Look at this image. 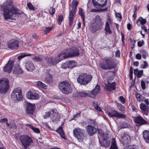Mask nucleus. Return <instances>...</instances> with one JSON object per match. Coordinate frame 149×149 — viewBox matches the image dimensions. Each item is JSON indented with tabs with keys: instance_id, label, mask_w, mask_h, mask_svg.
<instances>
[{
	"instance_id": "nucleus-1",
	"label": "nucleus",
	"mask_w": 149,
	"mask_h": 149,
	"mask_svg": "<svg viewBox=\"0 0 149 149\" xmlns=\"http://www.w3.org/2000/svg\"><path fill=\"white\" fill-rule=\"evenodd\" d=\"M11 0H7L1 5V10L3 11V14L5 19H13V17L19 14V10L14 6Z\"/></svg>"
},
{
	"instance_id": "nucleus-2",
	"label": "nucleus",
	"mask_w": 149,
	"mask_h": 149,
	"mask_svg": "<svg viewBox=\"0 0 149 149\" xmlns=\"http://www.w3.org/2000/svg\"><path fill=\"white\" fill-rule=\"evenodd\" d=\"M104 62L99 63L100 67L103 70H111L115 69L118 63L116 60L112 57L106 56L103 59Z\"/></svg>"
},
{
	"instance_id": "nucleus-3",
	"label": "nucleus",
	"mask_w": 149,
	"mask_h": 149,
	"mask_svg": "<svg viewBox=\"0 0 149 149\" xmlns=\"http://www.w3.org/2000/svg\"><path fill=\"white\" fill-rule=\"evenodd\" d=\"M79 50L76 47H72L71 48L64 49L58 55V57L64 55L63 57L64 59H67L70 57H77L80 55Z\"/></svg>"
},
{
	"instance_id": "nucleus-4",
	"label": "nucleus",
	"mask_w": 149,
	"mask_h": 149,
	"mask_svg": "<svg viewBox=\"0 0 149 149\" xmlns=\"http://www.w3.org/2000/svg\"><path fill=\"white\" fill-rule=\"evenodd\" d=\"M104 23L102 19L99 15L95 16L93 19V22L90 26L92 33L96 32L99 30L102 29Z\"/></svg>"
},
{
	"instance_id": "nucleus-5",
	"label": "nucleus",
	"mask_w": 149,
	"mask_h": 149,
	"mask_svg": "<svg viewBox=\"0 0 149 149\" xmlns=\"http://www.w3.org/2000/svg\"><path fill=\"white\" fill-rule=\"evenodd\" d=\"M92 78V76L91 74L84 73L79 76L77 81L81 85H86L90 82Z\"/></svg>"
},
{
	"instance_id": "nucleus-6",
	"label": "nucleus",
	"mask_w": 149,
	"mask_h": 149,
	"mask_svg": "<svg viewBox=\"0 0 149 149\" xmlns=\"http://www.w3.org/2000/svg\"><path fill=\"white\" fill-rule=\"evenodd\" d=\"M58 87L60 91L65 94H68L72 91L70 84L66 81L60 82L58 84Z\"/></svg>"
},
{
	"instance_id": "nucleus-7",
	"label": "nucleus",
	"mask_w": 149,
	"mask_h": 149,
	"mask_svg": "<svg viewBox=\"0 0 149 149\" xmlns=\"http://www.w3.org/2000/svg\"><path fill=\"white\" fill-rule=\"evenodd\" d=\"M74 136L76 138L79 142H82L86 138L85 131L79 128H75L73 131Z\"/></svg>"
},
{
	"instance_id": "nucleus-8",
	"label": "nucleus",
	"mask_w": 149,
	"mask_h": 149,
	"mask_svg": "<svg viewBox=\"0 0 149 149\" xmlns=\"http://www.w3.org/2000/svg\"><path fill=\"white\" fill-rule=\"evenodd\" d=\"M19 139L25 149H27V147L29 146L31 144L33 143V140L28 135H21L19 137Z\"/></svg>"
},
{
	"instance_id": "nucleus-9",
	"label": "nucleus",
	"mask_w": 149,
	"mask_h": 149,
	"mask_svg": "<svg viewBox=\"0 0 149 149\" xmlns=\"http://www.w3.org/2000/svg\"><path fill=\"white\" fill-rule=\"evenodd\" d=\"M9 81L6 78H2L0 80V93H5L9 89Z\"/></svg>"
},
{
	"instance_id": "nucleus-10",
	"label": "nucleus",
	"mask_w": 149,
	"mask_h": 149,
	"mask_svg": "<svg viewBox=\"0 0 149 149\" xmlns=\"http://www.w3.org/2000/svg\"><path fill=\"white\" fill-rule=\"evenodd\" d=\"M11 98L16 101L21 100L22 99L23 96L21 90L20 88H15L11 94Z\"/></svg>"
},
{
	"instance_id": "nucleus-11",
	"label": "nucleus",
	"mask_w": 149,
	"mask_h": 149,
	"mask_svg": "<svg viewBox=\"0 0 149 149\" xmlns=\"http://www.w3.org/2000/svg\"><path fill=\"white\" fill-rule=\"evenodd\" d=\"M95 121L91 120L90 121V125H88L86 127V129L88 134L90 136H92L97 132V129L94 126L95 125Z\"/></svg>"
},
{
	"instance_id": "nucleus-12",
	"label": "nucleus",
	"mask_w": 149,
	"mask_h": 149,
	"mask_svg": "<svg viewBox=\"0 0 149 149\" xmlns=\"http://www.w3.org/2000/svg\"><path fill=\"white\" fill-rule=\"evenodd\" d=\"M51 112L52 114L51 119L53 122H56L60 120L61 116L56 108L52 110Z\"/></svg>"
},
{
	"instance_id": "nucleus-13",
	"label": "nucleus",
	"mask_w": 149,
	"mask_h": 149,
	"mask_svg": "<svg viewBox=\"0 0 149 149\" xmlns=\"http://www.w3.org/2000/svg\"><path fill=\"white\" fill-rule=\"evenodd\" d=\"M107 0H92L94 6L96 8L105 7L107 4Z\"/></svg>"
},
{
	"instance_id": "nucleus-14",
	"label": "nucleus",
	"mask_w": 149,
	"mask_h": 149,
	"mask_svg": "<svg viewBox=\"0 0 149 149\" xmlns=\"http://www.w3.org/2000/svg\"><path fill=\"white\" fill-rule=\"evenodd\" d=\"M14 64L13 61H9L3 68L4 71L10 73L12 71Z\"/></svg>"
},
{
	"instance_id": "nucleus-15",
	"label": "nucleus",
	"mask_w": 149,
	"mask_h": 149,
	"mask_svg": "<svg viewBox=\"0 0 149 149\" xmlns=\"http://www.w3.org/2000/svg\"><path fill=\"white\" fill-rule=\"evenodd\" d=\"M36 107L34 104L28 102L27 103L26 111V113L31 115H33Z\"/></svg>"
},
{
	"instance_id": "nucleus-16",
	"label": "nucleus",
	"mask_w": 149,
	"mask_h": 149,
	"mask_svg": "<svg viewBox=\"0 0 149 149\" xmlns=\"http://www.w3.org/2000/svg\"><path fill=\"white\" fill-rule=\"evenodd\" d=\"M108 115L111 117H116L118 118L124 119L126 117V116L125 114L119 113L115 110H112L111 111L109 112Z\"/></svg>"
},
{
	"instance_id": "nucleus-17",
	"label": "nucleus",
	"mask_w": 149,
	"mask_h": 149,
	"mask_svg": "<svg viewBox=\"0 0 149 149\" xmlns=\"http://www.w3.org/2000/svg\"><path fill=\"white\" fill-rule=\"evenodd\" d=\"M8 45L11 49H17L19 47V42L16 40H11L8 42Z\"/></svg>"
},
{
	"instance_id": "nucleus-18",
	"label": "nucleus",
	"mask_w": 149,
	"mask_h": 149,
	"mask_svg": "<svg viewBox=\"0 0 149 149\" xmlns=\"http://www.w3.org/2000/svg\"><path fill=\"white\" fill-rule=\"evenodd\" d=\"M134 122L136 124L140 125H142L146 124L148 122L146 120L143 118L141 116H137L134 118Z\"/></svg>"
},
{
	"instance_id": "nucleus-19",
	"label": "nucleus",
	"mask_w": 149,
	"mask_h": 149,
	"mask_svg": "<svg viewBox=\"0 0 149 149\" xmlns=\"http://www.w3.org/2000/svg\"><path fill=\"white\" fill-rule=\"evenodd\" d=\"M76 9L72 8L70 11L69 17V25L71 26L73 24V21L74 16L76 15Z\"/></svg>"
},
{
	"instance_id": "nucleus-20",
	"label": "nucleus",
	"mask_w": 149,
	"mask_h": 149,
	"mask_svg": "<svg viewBox=\"0 0 149 149\" xmlns=\"http://www.w3.org/2000/svg\"><path fill=\"white\" fill-rule=\"evenodd\" d=\"M105 88L107 91L111 92L116 90V84L115 82L111 83L109 81H108L107 84H105Z\"/></svg>"
},
{
	"instance_id": "nucleus-21",
	"label": "nucleus",
	"mask_w": 149,
	"mask_h": 149,
	"mask_svg": "<svg viewBox=\"0 0 149 149\" xmlns=\"http://www.w3.org/2000/svg\"><path fill=\"white\" fill-rule=\"evenodd\" d=\"M100 86L99 85H97L94 89L92 90L90 93V97L94 98L96 95L100 91Z\"/></svg>"
},
{
	"instance_id": "nucleus-22",
	"label": "nucleus",
	"mask_w": 149,
	"mask_h": 149,
	"mask_svg": "<svg viewBox=\"0 0 149 149\" xmlns=\"http://www.w3.org/2000/svg\"><path fill=\"white\" fill-rule=\"evenodd\" d=\"M27 97L29 99L37 100L39 98V95L37 93H32L31 91L28 92L26 94Z\"/></svg>"
},
{
	"instance_id": "nucleus-23",
	"label": "nucleus",
	"mask_w": 149,
	"mask_h": 149,
	"mask_svg": "<svg viewBox=\"0 0 149 149\" xmlns=\"http://www.w3.org/2000/svg\"><path fill=\"white\" fill-rule=\"evenodd\" d=\"M122 142L124 145L128 144L130 142V138L129 135L124 133V136L121 138Z\"/></svg>"
},
{
	"instance_id": "nucleus-24",
	"label": "nucleus",
	"mask_w": 149,
	"mask_h": 149,
	"mask_svg": "<svg viewBox=\"0 0 149 149\" xmlns=\"http://www.w3.org/2000/svg\"><path fill=\"white\" fill-rule=\"evenodd\" d=\"M26 69L29 71H32L35 69V67L33 63L31 61H27L25 64Z\"/></svg>"
},
{
	"instance_id": "nucleus-25",
	"label": "nucleus",
	"mask_w": 149,
	"mask_h": 149,
	"mask_svg": "<svg viewBox=\"0 0 149 149\" xmlns=\"http://www.w3.org/2000/svg\"><path fill=\"white\" fill-rule=\"evenodd\" d=\"M56 132L59 134L61 137L62 139L66 140L67 138L65 136V132L63 130L62 127L60 126L56 130Z\"/></svg>"
},
{
	"instance_id": "nucleus-26",
	"label": "nucleus",
	"mask_w": 149,
	"mask_h": 149,
	"mask_svg": "<svg viewBox=\"0 0 149 149\" xmlns=\"http://www.w3.org/2000/svg\"><path fill=\"white\" fill-rule=\"evenodd\" d=\"M46 76L44 79V81L48 84L51 83L53 81V77L50 73L47 72L46 74Z\"/></svg>"
},
{
	"instance_id": "nucleus-27",
	"label": "nucleus",
	"mask_w": 149,
	"mask_h": 149,
	"mask_svg": "<svg viewBox=\"0 0 149 149\" xmlns=\"http://www.w3.org/2000/svg\"><path fill=\"white\" fill-rule=\"evenodd\" d=\"M140 107L142 111V113L145 115H148L149 112V110L147 109L146 106L144 103H141L140 105Z\"/></svg>"
},
{
	"instance_id": "nucleus-28",
	"label": "nucleus",
	"mask_w": 149,
	"mask_h": 149,
	"mask_svg": "<svg viewBox=\"0 0 149 149\" xmlns=\"http://www.w3.org/2000/svg\"><path fill=\"white\" fill-rule=\"evenodd\" d=\"M104 30L105 31V34H110L112 33V31L111 29L109 24L108 22L107 21L106 23Z\"/></svg>"
},
{
	"instance_id": "nucleus-29",
	"label": "nucleus",
	"mask_w": 149,
	"mask_h": 149,
	"mask_svg": "<svg viewBox=\"0 0 149 149\" xmlns=\"http://www.w3.org/2000/svg\"><path fill=\"white\" fill-rule=\"evenodd\" d=\"M143 138L145 141L149 143V131L145 130L143 133Z\"/></svg>"
},
{
	"instance_id": "nucleus-30",
	"label": "nucleus",
	"mask_w": 149,
	"mask_h": 149,
	"mask_svg": "<svg viewBox=\"0 0 149 149\" xmlns=\"http://www.w3.org/2000/svg\"><path fill=\"white\" fill-rule=\"evenodd\" d=\"M55 24H52L51 26L46 27L44 30V34H47L55 27Z\"/></svg>"
},
{
	"instance_id": "nucleus-31",
	"label": "nucleus",
	"mask_w": 149,
	"mask_h": 149,
	"mask_svg": "<svg viewBox=\"0 0 149 149\" xmlns=\"http://www.w3.org/2000/svg\"><path fill=\"white\" fill-rule=\"evenodd\" d=\"M77 96L79 97H83L87 96L90 97L89 93H88L87 91H84L78 92L77 93Z\"/></svg>"
},
{
	"instance_id": "nucleus-32",
	"label": "nucleus",
	"mask_w": 149,
	"mask_h": 149,
	"mask_svg": "<svg viewBox=\"0 0 149 149\" xmlns=\"http://www.w3.org/2000/svg\"><path fill=\"white\" fill-rule=\"evenodd\" d=\"M146 19H144L142 17H140L137 20L136 23L138 25H140L141 24L144 25L146 24Z\"/></svg>"
},
{
	"instance_id": "nucleus-33",
	"label": "nucleus",
	"mask_w": 149,
	"mask_h": 149,
	"mask_svg": "<svg viewBox=\"0 0 149 149\" xmlns=\"http://www.w3.org/2000/svg\"><path fill=\"white\" fill-rule=\"evenodd\" d=\"M68 62V68H72L77 65V63L74 61H70Z\"/></svg>"
},
{
	"instance_id": "nucleus-34",
	"label": "nucleus",
	"mask_w": 149,
	"mask_h": 149,
	"mask_svg": "<svg viewBox=\"0 0 149 149\" xmlns=\"http://www.w3.org/2000/svg\"><path fill=\"white\" fill-rule=\"evenodd\" d=\"M23 71L19 66H18L17 68H15L13 70L14 73L17 74H23Z\"/></svg>"
},
{
	"instance_id": "nucleus-35",
	"label": "nucleus",
	"mask_w": 149,
	"mask_h": 149,
	"mask_svg": "<svg viewBox=\"0 0 149 149\" xmlns=\"http://www.w3.org/2000/svg\"><path fill=\"white\" fill-rule=\"evenodd\" d=\"M100 143L101 146L105 148H107L110 145V142L107 140L104 139L103 141L100 142Z\"/></svg>"
},
{
	"instance_id": "nucleus-36",
	"label": "nucleus",
	"mask_w": 149,
	"mask_h": 149,
	"mask_svg": "<svg viewBox=\"0 0 149 149\" xmlns=\"http://www.w3.org/2000/svg\"><path fill=\"white\" fill-rule=\"evenodd\" d=\"M56 63V60L55 59L52 57H49L48 58L47 61L48 64L50 65H52Z\"/></svg>"
},
{
	"instance_id": "nucleus-37",
	"label": "nucleus",
	"mask_w": 149,
	"mask_h": 149,
	"mask_svg": "<svg viewBox=\"0 0 149 149\" xmlns=\"http://www.w3.org/2000/svg\"><path fill=\"white\" fill-rule=\"evenodd\" d=\"M110 149H118L115 139L113 138L112 143Z\"/></svg>"
},
{
	"instance_id": "nucleus-38",
	"label": "nucleus",
	"mask_w": 149,
	"mask_h": 149,
	"mask_svg": "<svg viewBox=\"0 0 149 149\" xmlns=\"http://www.w3.org/2000/svg\"><path fill=\"white\" fill-rule=\"evenodd\" d=\"M36 85L44 89H46L47 88V86L41 81H38L37 82Z\"/></svg>"
},
{
	"instance_id": "nucleus-39",
	"label": "nucleus",
	"mask_w": 149,
	"mask_h": 149,
	"mask_svg": "<svg viewBox=\"0 0 149 149\" xmlns=\"http://www.w3.org/2000/svg\"><path fill=\"white\" fill-rule=\"evenodd\" d=\"M64 17L62 15H59L58 16V18L57 19V21L58 24L61 25L62 22L63 21Z\"/></svg>"
},
{
	"instance_id": "nucleus-40",
	"label": "nucleus",
	"mask_w": 149,
	"mask_h": 149,
	"mask_svg": "<svg viewBox=\"0 0 149 149\" xmlns=\"http://www.w3.org/2000/svg\"><path fill=\"white\" fill-rule=\"evenodd\" d=\"M135 95L136 100L140 102L141 101L143 100V98L141 95L137 92L136 93Z\"/></svg>"
},
{
	"instance_id": "nucleus-41",
	"label": "nucleus",
	"mask_w": 149,
	"mask_h": 149,
	"mask_svg": "<svg viewBox=\"0 0 149 149\" xmlns=\"http://www.w3.org/2000/svg\"><path fill=\"white\" fill-rule=\"evenodd\" d=\"M72 4L71 5V6L72 8L77 9V7L78 4V1L76 0H72Z\"/></svg>"
},
{
	"instance_id": "nucleus-42",
	"label": "nucleus",
	"mask_w": 149,
	"mask_h": 149,
	"mask_svg": "<svg viewBox=\"0 0 149 149\" xmlns=\"http://www.w3.org/2000/svg\"><path fill=\"white\" fill-rule=\"evenodd\" d=\"M84 10L83 8H79L78 14L81 16L82 19H84L85 18V16L84 15Z\"/></svg>"
},
{
	"instance_id": "nucleus-43",
	"label": "nucleus",
	"mask_w": 149,
	"mask_h": 149,
	"mask_svg": "<svg viewBox=\"0 0 149 149\" xmlns=\"http://www.w3.org/2000/svg\"><path fill=\"white\" fill-rule=\"evenodd\" d=\"M29 127L35 133H39L40 130L37 127H34L31 124H29Z\"/></svg>"
},
{
	"instance_id": "nucleus-44",
	"label": "nucleus",
	"mask_w": 149,
	"mask_h": 149,
	"mask_svg": "<svg viewBox=\"0 0 149 149\" xmlns=\"http://www.w3.org/2000/svg\"><path fill=\"white\" fill-rule=\"evenodd\" d=\"M138 146L136 145L129 146L125 147L123 149H138Z\"/></svg>"
},
{
	"instance_id": "nucleus-45",
	"label": "nucleus",
	"mask_w": 149,
	"mask_h": 149,
	"mask_svg": "<svg viewBox=\"0 0 149 149\" xmlns=\"http://www.w3.org/2000/svg\"><path fill=\"white\" fill-rule=\"evenodd\" d=\"M51 109L50 110V112L48 111L46 112L45 114L43 115V118L45 119H47L49 118L51 115H52V113L51 112Z\"/></svg>"
},
{
	"instance_id": "nucleus-46",
	"label": "nucleus",
	"mask_w": 149,
	"mask_h": 149,
	"mask_svg": "<svg viewBox=\"0 0 149 149\" xmlns=\"http://www.w3.org/2000/svg\"><path fill=\"white\" fill-rule=\"evenodd\" d=\"M133 68L132 66H130V68L129 77L130 80L133 79Z\"/></svg>"
},
{
	"instance_id": "nucleus-47",
	"label": "nucleus",
	"mask_w": 149,
	"mask_h": 149,
	"mask_svg": "<svg viewBox=\"0 0 149 149\" xmlns=\"http://www.w3.org/2000/svg\"><path fill=\"white\" fill-rule=\"evenodd\" d=\"M117 107L120 111L123 113H124L125 112V107L122 104H117Z\"/></svg>"
},
{
	"instance_id": "nucleus-48",
	"label": "nucleus",
	"mask_w": 149,
	"mask_h": 149,
	"mask_svg": "<svg viewBox=\"0 0 149 149\" xmlns=\"http://www.w3.org/2000/svg\"><path fill=\"white\" fill-rule=\"evenodd\" d=\"M32 59L33 60L36 62H40L42 61V58L38 56H35Z\"/></svg>"
},
{
	"instance_id": "nucleus-49",
	"label": "nucleus",
	"mask_w": 149,
	"mask_h": 149,
	"mask_svg": "<svg viewBox=\"0 0 149 149\" xmlns=\"http://www.w3.org/2000/svg\"><path fill=\"white\" fill-rule=\"evenodd\" d=\"M27 6L29 9L33 11H34L35 10V8L30 2L27 3Z\"/></svg>"
},
{
	"instance_id": "nucleus-50",
	"label": "nucleus",
	"mask_w": 149,
	"mask_h": 149,
	"mask_svg": "<svg viewBox=\"0 0 149 149\" xmlns=\"http://www.w3.org/2000/svg\"><path fill=\"white\" fill-rule=\"evenodd\" d=\"M97 132L98 134L100 135L101 136L104 137V131L101 129H97Z\"/></svg>"
},
{
	"instance_id": "nucleus-51",
	"label": "nucleus",
	"mask_w": 149,
	"mask_h": 149,
	"mask_svg": "<svg viewBox=\"0 0 149 149\" xmlns=\"http://www.w3.org/2000/svg\"><path fill=\"white\" fill-rule=\"evenodd\" d=\"M143 63L141 65V68L143 69L147 68L148 66L147 62L146 61H143Z\"/></svg>"
},
{
	"instance_id": "nucleus-52",
	"label": "nucleus",
	"mask_w": 149,
	"mask_h": 149,
	"mask_svg": "<svg viewBox=\"0 0 149 149\" xmlns=\"http://www.w3.org/2000/svg\"><path fill=\"white\" fill-rule=\"evenodd\" d=\"M118 100L120 101V102L123 104H124L125 102V99L123 96H120Z\"/></svg>"
},
{
	"instance_id": "nucleus-53",
	"label": "nucleus",
	"mask_w": 149,
	"mask_h": 149,
	"mask_svg": "<svg viewBox=\"0 0 149 149\" xmlns=\"http://www.w3.org/2000/svg\"><path fill=\"white\" fill-rule=\"evenodd\" d=\"M55 12V9L54 8L52 7H50L49 9V13L50 14L52 15H54Z\"/></svg>"
},
{
	"instance_id": "nucleus-54",
	"label": "nucleus",
	"mask_w": 149,
	"mask_h": 149,
	"mask_svg": "<svg viewBox=\"0 0 149 149\" xmlns=\"http://www.w3.org/2000/svg\"><path fill=\"white\" fill-rule=\"evenodd\" d=\"M143 70H141L139 71L138 74L137 75V76L138 78L141 77L143 74Z\"/></svg>"
},
{
	"instance_id": "nucleus-55",
	"label": "nucleus",
	"mask_w": 149,
	"mask_h": 149,
	"mask_svg": "<svg viewBox=\"0 0 149 149\" xmlns=\"http://www.w3.org/2000/svg\"><path fill=\"white\" fill-rule=\"evenodd\" d=\"M141 88L143 89H145L146 88L145 83L142 80L141 81Z\"/></svg>"
},
{
	"instance_id": "nucleus-56",
	"label": "nucleus",
	"mask_w": 149,
	"mask_h": 149,
	"mask_svg": "<svg viewBox=\"0 0 149 149\" xmlns=\"http://www.w3.org/2000/svg\"><path fill=\"white\" fill-rule=\"evenodd\" d=\"M144 43V41L143 40H142V41H139L138 42L137 45L138 47H141L143 45Z\"/></svg>"
},
{
	"instance_id": "nucleus-57",
	"label": "nucleus",
	"mask_w": 149,
	"mask_h": 149,
	"mask_svg": "<svg viewBox=\"0 0 149 149\" xmlns=\"http://www.w3.org/2000/svg\"><path fill=\"white\" fill-rule=\"evenodd\" d=\"M141 29H143L144 31L147 33L149 32V29H147L146 26L145 25H143L141 26Z\"/></svg>"
},
{
	"instance_id": "nucleus-58",
	"label": "nucleus",
	"mask_w": 149,
	"mask_h": 149,
	"mask_svg": "<svg viewBox=\"0 0 149 149\" xmlns=\"http://www.w3.org/2000/svg\"><path fill=\"white\" fill-rule=\"evenodd\" d=\"M62 67L64 69H66L67 68H68V61L65 63H63L62 65Z\"/></svg>"
},
{
	"instance_id": "nucleus-59",
	"label": "nucleus",
	"mask_w": 149,
	"mask_h": 149,
	"mask_svg": "<svg viewBox=\"0 0 149 149\" xmlns=\"http://www.w3.org/2000/svg\"><path fill=\"white\" fill-rule=\"evenodd\" d=\"M130 106L131 107L133 111L136 112L137 111H138L137 109L132 104L130 105Z\"/></svg>"
},
{
	"instance_id": "nucleus-60",
	"label": "nucleus",
	"mask_w": 149,
	"mask_h": 149,
	"mask_svg": "<svg viewBox=\"0 0 149 149\" xmlns=\"http://www.w3.org/2000/svg\"><path fill=\"white\" fill-rule=\"evenodd\" d=\"M121 34L122 36V44L123 45H124L125 44V42H124V39H125V35L124 34L122 33V32L121 33Z\"/></svg>"
},
{
	"instance_id": "nucleus-61",
	"label": "nucleus",
	"mask_w": 149,
	"mask_h": 149,
	"mask_svg": "<svg viewBox=\"0 0 149 149\" xmlns=\"http://www.w3.org/2000/svg\"><path fill=\"white\" fill-rule=\"evenodd\" d=\"M81 112L80 111H79L78 113L75 115L73 118V119H75V118H77L79 117L80 116Z\"/></svg>"
},
{
	"instance_id": "nucleus-62",
	"label": "nucleus",
	"mask_w": 149,
	"mask_h": 149,
	"mask_svg": "<svg viewBox=\"0 0 149 149\" xmlns=\"http://www.w3.org/2000/svg\"><path fill=\"white\" fill-rule=\"evenodd\" d=\"M120 55V50L118 49L116 53V56L117 57H119Z\"/></svg>"
},
{
	"instance_id": "nucleus-63",
	"label": "nucleus",
	"mask_w": 149,
	"mask_h": 149,
	"mask_svg": "<svg viewBox=\"0 0 149 149\" xmlns=\"http://www.w3.org/2000/svg\"><path fill=\"white\" fill-rule=\"evenodd\" d=\"M115 16L116 17H118L121 19H122V16L121 14L120 13H116Z\"/></svg>"
},
{
	"instance_id": "nucleus-64",
	"label": "nucleus",
	"mask_w": 149,
	"mask_h": 149,
	"mask_svg": "<svg viewBox=\"0 0 149 149\" xmlns=\"http://www.w3.org/2000/svg\"><path fill=\"white\" fill-rule=\"evenodd\" d=\"M136 58L138 60L141 59V55L139 54H138L136 56Z\"/></svg>"
}]
</instances>
